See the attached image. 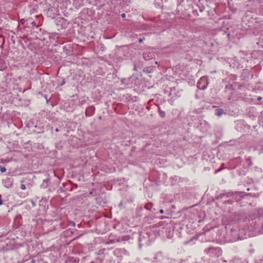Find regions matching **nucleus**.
Instances as JSON below:
<instances>
[{"mask_svg":"<svg viewBox=\"0 0 263 263\" xmlns=\"http://www.w3.org/2000/svg\"><path fill=\"white\" fill-rule=\"evenodd\" d=\"M204 251L211 257H218L221 255V249L219 248L210 247Z\"/></svg>","mask_w":263,"mask_h":263,"instance_id":"obj_1","label":"nucleus"},{"mask_svg":"<svg viewBox=\"0 0 263 263\" xmlns=\"http://www.w3.org/2000/svg\"><path fill=\"white\" fill-rule=\"evenodd\" d=\"M227 36H228V37H230V33H228L227 34Z\"/></svg>","mask_w":263,"mask_h":263,"instance_id":"obj_38","label":"nucleus"},{"mask_svg":"<svg viewBox=\"0 0 263 263\" xmlns=\"http://www.w3.org/2000/svg\"><path fill=\"white\" fill-rule=\"evenodd\" d=\"M121 205H122V202L119 204V206H121Z\"/></svg>","mask_w":263,"mask_h":263,"instance_id":"obj_42","label":"nucleus"},{"mask_svg":"<svg viewBox=\"0 0 263 263\" xmlns=\"http://www.w3.org/2000/svg\"><path fill=\"white\" fill-rule=\"evenodd\" d=\"M224 113L222 108H217L215 111V114L218 117H221Z\"/></svg>","mask_w":263,"mask_h":263,"instance_id":"obj_12","label":"nucleus"},{"mask_svg":"<svg viewBox=\"0 0 263 263\" xmlns=\"http://www.w3.org/2000/svg\"><path fill=\"white\" fill-rule=\"evenodd\" d=\"M21 189L22 190H24L26 189V186L25 184H22L21 185V186H20Z\"/></svg>","mask_w":263,"mask_h":263,"instance_id":"obj_21","label":"nucleus"},{"mask_svg":"<svg viewBox=\"0 0 263 263\" xmlns=\"http://www.w3.org/2000/svg\"><path fill=\"white\" fill-rule=\"evenodd\" d=\"M7 68V66L5 63L0 64V70L3 71Z\"/></svg>","mask_w":263,"mask_h":263,"instance_id":"obj_16","label":"nucleus"},{"mask_svg":"<svg viewBox=\"0 0 263 263\" xmlns=\"http://www.w3.org/2000/svg\"><path fill=\"white\" fill-rule=\"evenodd\" d=\"M0 171L1 173H5L6 171V168L5 167H1Z\"/></svg>","mask_w":263,"mask_h":263,"instance_id":"obj_20","label":"nucleus"},{"mask_svg":"<svg viewBox=\"0 0 263 263\" xmlns=\"http://www.w3.org/2000/svg\"><path fill=\"white\" fill-rule=\"evenodd\" d=\"M226 88H228V89H231V90H233L234 89L233 86L231 84H229V85H227L226 86Z\"/></svg>","mask_w":263,"mask_h":263,"instance_id":"obj_19","label":"nucleus"},{"mask_svg":"<svg viewBox=\"0 0 263 263\" xmlns=\"http://www.w3.org/2000/svg\"><path fill=\"white\" fill-rule=\"evenodd\" d=\"M20 22H21V23H22V24H24V23H25V20L24 19H23H23H21V21H20Z\"/></svg>","mask_w":263,"mask_h":263,"instance_id":"obj_26","label":"nucleus"},{"mask_svg":"<svg viewBox=\"0 0 263 263\" xmlns=\"http://www.w3.org/2000/svg\"><path fill=\"white\" fill-rule=\"evenodd\" d=\"M66 236H69L72 234V232L71 231L67 230L65 232Z\"/></svg>","mask_w":263,"mask_h":263,"instance_id":"obj_18","label":"nucleus"},{"mask_svg":"<svg viewBox=\"0 0 263 263\" xmlns=\"http://www.w3.org/2000/svg\"><path fill=\"white\" fill-rule=\"evenodd\" d=\"M65 83V80L63 79L62 82L60 84V85L61 86H63L64 84Z\"/></svg>","mask_w":263,"mask_h":263,"instance_id":"obj_25","label":"nucleus"},{"mask_svg":"<svg viewBox=\"0 0 263 263\" xmlns=\"http://www.w3.org/2000/svg\"><path fill=\"white\" fill-rule=\"evenodd\" d=\"M242 193H240V192H228V193H221L219 195H217L216 197H215V198L216 199H221L222 198H223L224 197H226L227 198H229V197H230L232 196H233L235 194H240V197H241V198H243L245 195H241V194H242Z\"/></svg>","mask_w":263,"mask_h":263,"instance_id":"obj_4","label":"nucleus"},{"mask_svg":"<svg viewBox=\"0 0 263 263\" xmlns=\"http://www.w3.org/2000/svg\"><path fill=\"white\" fill-rule=\"evenodd\" d=\"M249 190H250L249 188H248L247 191H249Z\"/></svg>","mask_w":263,"mask_h":263,"instance_id":"obj_47","label":"nucleus"},{"mask_svg":"<svg viewBox=\"0 0 263 263\" xmlns=\"http://www.w3.org/2000/svg\"><path fill=\"white\" fill-rule=\"evenodd\" d=\"M196 11H197V10H194L193 13H195Z\"/></svg>","mask_w":263,"mask_h":263,"instance_id":"obj_44","label":"nucleus"},{"mask_svg":"<svg viewBox=\"0 0 263 263\" xmlns=\"http://www.w3.org/2000/svg\"><path fill=\"white\" fill-rule=\"evenodd\" d=\"M7 182H8V183H7V184H6L5 186L7 187H9L11 186L12 182L11 181V179L10 178H7V179L5 180V182L6 183Z\"/></svg>","mask_w":263,"mask_h":263,"instance_id":"obj_14","label":"nucleus"},{"mask_svg":"<svg viewBox=\"0 0 263 263\" xmlns=\"http://www.w3.org/2000/svg\"><path fill=\"white\" fill-rule=\"evenodd\" d=\"M143 41H144V39L140 38V39H139V43H143Z\"/></svg>","mask_w":263,"mask_h":263,"instance_id":"obj_24","label":"nucleus"},{"mask_svg":"<svg viewBox=\"0 0 263 263\" xmlns=\"http://www.w3.org/2000/svg\"><path fill=\"white\" fill-rule=\"evenodd\" d=\"M2 204H3V200L2 199V196L0 195V205H2Z\"/></svg>","mask_w":263,"mask_h":263,"instance_id":"obj_27","label":"nucleus"},{"mask_svg":"<svg viewBox=\"0 0 263 263\" xmlns=\"http://www.w3.org/2000/svg\"><path fill=\"white\" fill-rule=\"evenodd\" d=\"M226 203H229V204H232L233 201L231 200H228L224 202Z\"/></svg>","mask_w":263,"mask_h":263,"instance_id":"obj_22","label":"nucleus"},{"mask_svg":"<svg viewBox=\"0 0 263 263\" xmlns=\"http://www.w3.org/2000/svg\"><path fill=\"white\" fill-rule=\"evenodd\" d=\"M121 16H122L123 18L125 17V16H126V14H125V13H122V14H121Z\"/></svg>","mask_w":263,"mask_h":263,"instance_id":"obj_28","label":"nucleus"},{"mask_svg":"<svg viewBox=\"0 0 263 263\" xmlns=\"http://www.w3.org/2000/svg\"><path fill=\"white\" fill-rule=\"evenodd\" d=\"M153 206V204L152 203H148L145 205V208L148 210H151L152 209V207Z\"/></svg>","mask_w":263,"mask_h":263,"instance_id":"obj_15","label":"nucleus"},{"mask_svg":"<svg viewBox=\"0 0 263 263\" xmlns=\"http://www.w3.org/2000/svg\"><path fill=\"white\" fill-rule=\"evenodd\" d=\"M155 53L153 51H146L143 53V58L144 60L148 61L155 58Z\"/></svg>","mask_w":263,"mask_h":263,"instance_id":"obj_6","label":"nucleus"},{"mask_svg":"<svg viewBox=\"0 0 263 263\" xmlns=\"http://www.w3.org/2000/svg\"><path fill=\"white\" fill-rule=\"evenodd\" d=\"M249 162H250V165H252V163L251 162L250 160H249Z\"/></svg>","mask_w":263,"mask_h":263,"instance_id":"obj_41","label":"nucleus"},{"mask_svg":"<svg viewBox=\"0 0 263 263\" xmlns=\"http://www.w3.org/2000/svg\"><path fill=\"white\" fill-rule=\"evenodd\" d=\"M72 182L70 181H68L67 182L62 183V186H61L59 190L61 192H64L67 191H72V187L71 186Z\"/></svg>","mask_w":263,"mask_h":263,"instance_id":"obj_5","label":"nucleus"},{"mask_svg":"<svg viewBox=\"0 0 263 263\" xmlns=\"http://www.w3.org/2000/svg\"><path fill=\"white\" fill-rule=\"evenodd\" d=\"M45 98H46V100H47V102H48V100H47V97H46V96H45Z\"/></svg>","mask_w":263,"mask_h":263,"instance_id":"obj_45","label":"nucleus"},{"mask_svg":"<svg viewBox=\"0 0 263 263\" xmlns=\"http://www.w3.org/2000/svg\"><path fill=\"white\" fill-rule=\"evenodd\" d=\"M166 263H173L172 260H168L167 261Z\"/></svg>","mask_w":263,"mask_h":263,"instance_id":"obj_35","label":"nucleus"},{"mask_svg":"<svg viewBox=\"0 0 263 263\" xmlns=\"http://www.w3.org/2000/svg\"><path fill=\"white\" fill-rule=\"evenodd\" d=\"M261 99H262V98H261V97H257V100H258V101L261 100Z\"/></svg>","mask_w":263,"mask_h":263,"instance_id":"obj_33","label":"nucleus"},{"mask_svg":"<svg viewBox=\"0 0 263 263\" xmlns=\"http://www.w3.org/2000/svg\"><path fill=\"white\" fill-rule=\"evenodd\" d=\"M95 108L93 106H90L88 107L85 111V115L87 117L91 116L95 112Z\"/></svg>","mask_w":263,"mask_h":263,"instance_id":"obj_8","label":"nucleus"},{"mask_svg":"<svg viewBox=\"0 0 263 263\" xmlns=\"http://www.w3.org/2000/svg\"><path fill=\"white\" fill-rule=\"evenodd\" d=\"M199 11L200 12H203L204 11L205 7L203 6H198Z\"/></svg>","mask_w":263,"mask_h":263,"instance_id":"obj_17","label":"nucleus"},{"mask_svg":"<svg viewBox=\"0 0 263 263\" xmlns=\"http://www.w3.org/2000/svg\"><path fill=\"white\" fill-rule=\"evenodd\" d=\"M126 254V251L123 249H116L113 251L114 256L118 258L122 257Z\"/></svg>","mask_w":263,"mask_h":263,"instance_id":"obj_7","label":"nucleus"},{"mask_svg":"<svg viewBox=\"0 0 263 263\" xmlns=\"http://www.w3.org/2000/svg\"><path fill=\"white\" fill-rule=\"evenodd\" d=\"M55 132H58L59 131V129H58V128H56V129H55Z\"/></svg>","mask_w":263,"mask_h":263,"instance_id":"obj_39","label":"nucleus"},{"mask_svg":"<svg viewBox=\"0 0 263 263\" xmlns=\"http://www.w3.org/2000/svg\"><path fill=\"white\" fill-rule=\"evenodd\" d=\"M31 24H32L33 25H35V22H34V21H33V22H32L31 23Z\"/></svg>","mask_w":263,"mask_h":263,"instance_id":"obj_37","label":"nucleus"},{"mask_svg":"<svg viewBox=\"0 0 263 263\" xmlns=\"http://www.w3.org/2000/svg\"><path fill=\"white\" fill-rule=\"evenodd\" d=\"M71 185H73V186L75 187V188H77L78 187V185L77 184H71Z\"/></svg>","mask_w":263,"mask_h":263,"instance_id":"obj_30","label":"nucleus"},{"mask_svg":"<svg viewBox=\"0 0 263 263\" xmlns=\"http://www.w3.org/2000/svg\"><path fill=\"white\" fill-rule=\"evenodd\" d=\"M70 225L72 226H75V223L73 221H72L70 223Z\"/></svg>","mask_w":263,"mask_h":263,"instance_id":"obj_29","label":"nucleus"},{"mask_svg":"<svg viewBox=\"0 0 263 263\" xmlns=\"http://www.w3.org/2000/svg\"><path fill=\"white\" fill-rule=\"evenodd\" d=\"M134 70H135V71L137 70V66H136V65H135V66H134Z\"/></svg>","mask_w":263,"mask_h":263,"instance_id":"obj_32","label":"nucleus"},{"mask_svg":"<svg viewBox=\"0 0 263 263\" xmlns=\"http://www.w3.org/2000/svg\"><path fill=\"white\" fill-rule=\"evenodd\" d=\"M165 217H166L165 216H161L160 217V218L161 219H164V218H165Z\"/></svg>","mask_w":263,"mask_h":263,"instance_id":"obj_34","label":"nucleus"},{"mask_svg":"<svg viewBox=\"0 0 263 263\" xmlns=\"http://www.w3.org/2000/svg\"><path fill=\"white\" fill-rule=\"evenodd\" d=\"M159 114L161 118L165 117V112L164 111L161 110L160 107L158 106Z\"/></svg>","mask_w":263,"mask_h":263,"instance_id":"obj_13","label":"nucleus"},{"mask_svg":"<svg viewBox=\"0 0 263 263\" xmlns=\"http://www.w3.org/2000/svg\"><path fill=\"white\" fill-rule=\"evenodd\" d=\"M208 85V79L206 77H201L197 83V87L201 90L206 88Z\"/></svg>","mask_w":263,"mask_h":263,"instance_id":"obj_3","label":"nucleus"},{"mask_svg":"<svg viewBox=\"0 0 263 263\" xmlns=\"http://www.w3.org/2000/svg\"><path fill=\"white\" fill-rule=\"evenodd\" d=\"M224 167H221V168H219L216 171V173H218L220 172L222 169H223Z\"/></svg>","mask_w":263,"mask_h":263,"instance_id":"obj_23","label":"nucleus"},{"mask_svg":"<svg viewBox=\"0 0 263 263\" xmlns=\"http://www.w3.org/2000/svg\"><path fill=\"white\" fill-rule=\"evenodd\" d=\"M240 239H241V238H240V236H238V237H237V240H240ZM234 240H236V239H234Z\"/></svg>","mask_w":263,"mask_h":263,"instance_id":"obj_36","label":"nucleus"},{"mask_svg":"<svg viewBox=\"0 0 263 263\" xmlns=\"http://www.w3.org/2000/svg\"><path fill=\"white\" fill-rule=\"evenodd\" d=\"M155 67L154 66H147L145 67L143 69V72L147 73H150L153 72Z\"/></svg>","mask_w":263,"mask_h":263,"instance_id":"obj_10","label":"nucleus"},{"mask_svg":"<svg viewBox=\"0 0 263 263\" xmlns=\"http://www.w3.org/2000/svg\"><path fill=\"white\" fill-rule=\"evenodd\" d=\"M79 259L73 257H69L65 263H79Z\"/></svg>","mask_w":263,"mask_h":263,"instance_id":"obj_9","label":"nucleus"},{"mask_svg":"<svg viewBox=\"0 0 263 263\" xmlns=\"http://www.w3.org/2000/svg\"><path fill=\"white\" fill-rule=\"evenodd\" d=\"M162 223V221H160V222H159V225L160 226L161 224Z\"/></svg>","mask_w":263,"mask_h":263,"instance_id":"obj_40","label":"nucleus"},{"mask_svg":"<svg viewBox=\"0 0 263 263\" xmlns=\"http://www.w3.org/2000/svg\"><path fill=\"white\" fill-rule=\"evenodd\" d=\"M250 160V158H248L247 159V161H249Z\"/></svg>","mask_w":263,"mask_h":263,"instance_id":"obj_43","label":"nucleus"},{"mask_svg":"<svg viewBox=\"0 0 263 263\" xmlns=\"http://www.w3.org/2000/svg\"><path fill=\"white\" fill-rule=\"evenodd\" d=\"M159 212L161 214L164 213V210L163 209H161Z\"/></svg>","mask_w":263,"mask_h":263,"instance_id":"obj_31","label":"nucleus"},{"mask_svg":"<svg viewBox=\"0 0 263 263\" xmlns=\"http://www.w3.org/2000/svg\"><path fill=\"white\" fill-rule=\"evenodd\" d=\"M49 181V178H47L46 179H44L43 181V183L41 185V187L43 189H46L48 186Z\"/></svg>","mask_w":263,"mask_h":263,"instance_id":"obj_11","label":"nucleus"},{"mask_svg":"<svg viewBox=\"0 0 263 263\" xmlns=\"http://www.w3.org/2000/svg\"><path fill=\"white\" fill-rule=\"evenodd\" d=\"M155 63H156V64H158V62H157V61H156V62H155Z\"/></svg>","mask_w":263,"mask_h":263,"instance_id":"obj_46","label":"nucleus"},{"mask_svg":"<svg viewBox=\"0 0 263 263\" xmlns=\"http://www.w3.org/2000/svg\"><path fill=\"white\" fill-rule=\"evenodd\" d=\"M149 237V233H145L144 234L140 233L139 235V248H141L143 245L147 243Z\"/></svg>","mask_w":263,"mask_h":263,"instance_id":"obj_2","label":"nucleus"}]
</instances>
